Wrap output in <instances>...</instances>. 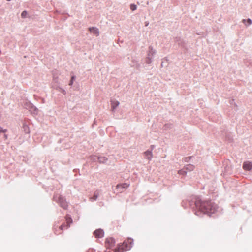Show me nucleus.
I'll list each match as a JSON object with an SVG mask.
<instances>
[{
	"instance_id": "1",
	"label": "nucleus",
	"mask_w": 252,
	"mask_h": 252,
	"mask_svg": "<svg viewBox=\"0 0 252 252\" xmlns=\"http://www.w3.org/2000/svg\"><path fill=\"white\" fill-rule=\"evenodd\" d=\"M195 206L197 209L204 214L214 213L217 209V205L211 201H202L197 200L195 201Z\"/></svg>"
},
{
	"instance_id": "2",
	"label": "nucleus",
	"mask_w": 252,
	"mask_h": 252,
	"mask_svg": "<svg viewBox=\"0 0 252 252\" xmlns=\"http://www.w3.org/2000/svg\"><path fill=\"white\" fill-rule=\"evenodd\" d=\"M131 246H128L127 242H124L123 244H119L115 249V252H125L130 249Z\"/></svg>"
},
{
	"instance_id": "3",
	"label": "nucleus",
	"mask_w": 252,
	"mask_h": 252,
	"mask_svg": "<svg viewBox=\"0 0 252 252\" xmlns=\"http://www.w3.org/2000/svg\"><path fill=\"white\" fill-rule=\"evenodd\" d=\"M149 49V50L146 59V63L148 64H150L152 62V59L156 53V51L152 47L150 46Z\"/></svg>"
},
{
	"instance_id": "4",
	"label": "nucleus",
	"mask_w": 252,
	"mask_h": 252,
	"mask_svg": "<svg viewBox=\"0 0 252 252\" xmlns=\"http://www.w3.org/2000/svg\"><path fill=\"white\" fill-rule=\"evenodd\" d=\"M105 243L106 247L110 249L114 246L115 240L113 238H107Z\"/></svg>"
},
{
	"instance_id": "5",
	"label": "nucleus",
	"mask_w": 252,
	"mask_h": 252,
	"mask_svg": "<svg viewBox=\"0 0 252 252\" xmlns=\"http://www.w3.org/2000/svg\"><path fill=\"white\" fill-rule=\"evenodd\" d=\"M58 203L60 204V206L62 208H63L64 209L67 208V206H68L67 203L63 197L59 196L58 197Z\"/></svg>"
},
{
	"instance_id": "6",
	"label": "nucleus",
	"mask_w": 252,
	"mask_h": 252,
	"mask_svg": "<svg viewBox=\"0 0 252 252\" xmlns=\"http://www.w3.org/2000/svg\"><path fill=\"white\" fill-rule=\"evenodd\" d=\"M24 109L27 110H37L36 108L29 101L25 102L24 105Z\"/></svg>"
},
{
	"instance_id": "7",
	"label": "nucleus",
	"mask_w": 252,
	"mask_h": 252,
	"mask_svg": "<svg viewBox=\"0 0 252 252\" xmlns=\"http://www.w3.org/2000/svg\"><path fill=\"white\" fill-rule=\"evenodd\" d=\"M243 167L244 169L249 171L252 168V163L249 161L245 162L243 164Z\"/></svg>"
},
{
	"instance_id": "8",
	"label": "nucleus",
	"mask_w": 252,
	"mask_h": 252,
	"mask_svg": "<svg viewBox=\"0 0 252 252\" xmlns=\"http://www.w3.org/2000/svg\"><path fill=\"white\" fill-rule=\"evenodd\" d=\"M94 235L96 237L101 238L104 236V232L102 229H97L94 232Z\"/></svg>"
},
{
	"instance_id": "9",
	"label": "nucleus",
	"mask_w": 252,
	"mask_h": 252,
	"mask_svg": "<svg viewBox=\"0 0 252 252\" xmlns=\"http://www.w3.org/2000/svg\"><path fill=\"white\" fill-rule=\"evenodd\" d=\"M128 186L129 185L128 184L125 183L122 185H117L116 187L119 192H122L123 191V189L127 188Z\"/></svg>"
},
{
	"instance_id": "10",
	"label": "nucleus",
	"mask_w": 252,
	"mask_h": 252,
	"mask_svg": "<svg viewBox=\"0 0 252 252\" xmlns=\"http://www.w3.org/2000/svg\"><path fill=\"white\" fill-rule=\"evenodd\" d=\"M89 31L91 33H93L94 34L98 36L99 35V31L98 29L96 27H90L89 28Z\"/></svg>"
},
{
	"instance_id": "11",
	"label": "nucleus",
	"mask_w": 252,
	"mask_h": 252,
	"mask_svg": "<svg viewBox=\"0 0 252 252\" xmlns=\"http://www.w3.org/2000/svg\"><path fill=\"white\" fill-rule=\"evenodd\" d=\"M175 42L176 43H177L179 46H184V41L180 37H176L175 38Z\"/></svg>"
},
{
	"instance_id": "12",
	"label": "nucleus",
	"mask_w": 252,
	"mask_h": 252,
	"mask_svg": "<svg viewBox=\"0 0 252 252\" xmlns=\"http://www.w3.org/2000/svg\"><path fill=\"white\" fill-rule=\"evenodd\" d=\"M144 154H145V157L148 159H151L152 158V152L150 151H146L145 153H144Z\"/></svg>"
},
{
	"instance_id": "13",
	"label": "nucleus",
	"mask_w": 252,
	"mask_h": 252,
	"mask_svg": "<svg viewBox=\"0 0 252 252\" xmlns=\"http://www.w3.org/2000/svg\"><path fill=\"white\" fill-rule=\"evenodd\" d=\"M111 106L112 108L114 110L116 108V107L119 105V102L118 101L116 100H112L111 101Z\"/></svg>"
},
{
	"instance_id": "14",
	"label": "nucleus",
	"mask_w": 252,
	"mask_h": 252,
	"mask_svg": "<svg viewBox=\"0 0 252 252\" xmlns=\"http://www.w3.org/2000/svg\"><path fill=\"white\" fill-rule=\"evenodd\" d=\"M242 22L246 26H248L249 25H250L251 24H252V21L251 19L250 18H248L247 19H243L242 20Z\"/></svg>"
},
{
	"instance_id": "15",
	"label": "nucleus",
	"mask_w": 252,
	"mask_h": 252,
	"mask_svg": "<svg viewBox=\"0 0 252 252\" xmlns=\"http://www.w3.org/2000/svg\"><path fill=\"white\" fill-rule=\"evenodd\" d=\"M97 159L98 160L99 162L100 163H105L106 161L107 160V158L105 157H98L97 158Z\"/></svg>"
},
{
	"instance_id": "16",
	"label": "nucleus",
	"mask_w": 252,
	"mask_h": 252,
	"mask_svg": "<svg viewBox=\"0 0 252 252\" xmlns=\"http://www.w3.org/2000/svg\"><path fill=\"white\" fill-rule=\"evenodd\" d=\"M173 127V126L172 124H167L164 125V128L165 130H167L168 129H172Z\"/></svg>"
},
{
	"instance_id": "17",
	"label": "nucleus",
	"mask_w": 252,
	"mask_h": 252,
	"mask_svg": "<svg viewBox=\"0 0 252 252\" xmlns=\"http://www.w3.org/2000/svg\"><path fill=\"white\" fill-rule=\"evenodd\" d=\"M186 170L189 171H191L193 169L194 166L192 165L189 164L186 166Z\"/></svg>"
},
{
	"instance_id": "18",
	"label": "nucleus",
	"mask_w": 252,
	"mask_h": 252,
	"mask_svg": "<svg viewBox=\"0 0 252 252\" xmlns=\"http://www.w3.org/2000/svg\"><path fill=\"white\" fill-rule=\"evenodd\" d=\"M76 79V76L75 75H73L71 76V79L69 81V86H72L73 85V82Z\"/></svg>"
},
{
	"instance_id": "19",
	"label": "nucleus",
	"mask_w": 252,
	"mask_h": 252,
	"mask_svg": "<svg viewBox=\"0 0 252 252\" xmlns=\"http://www.w3.org/2000/svg\"><path fill=\"white\" fill-rule=\"evenodd\" d=\"M97 198H98V195L97 193H95L94 194V195L92 197L90 198V200L92 201H94L96 200Z\"/></svg>"
},
{
	"instance_id": "20",
	"label": "nucleus",
	"mask_w": 252,
	"mask_h": 252,
	"mask_svg": "<svg viewBox=\"0 0 252 252\" xmlns=\"http://www.w3.org/2000/svg\"><path fill=\"white\" fill-rule=\"evenodd\" d=\"M66 221H67V227H69L70 226V224L72 223V219L70 218H66Z\"/></svg>"
},
{
	"instance_id": "21",
	"label": "nucleus",
	"mask_w": 252,
	"mask_h": 252,
	"mask_svg": "<svg viewBox=\"0 0 252 252\" xmlns=\"http://www.w3.org/2000/svg\"><path fill=\"white\" fill-rule=\"evenodd\" d=\"M23 129H24V131L28 133H29V127H28V126L26 125H23Z\"/></svg>"
},
{
	"instance_id": "22",
	"label": "nucleus",
	"mask_w": 252,
	"mask_h": 252,
	"mask_svg": "<svg viewBox=\"0 0 252 252\" xmlns=\"http://www.w3.org/2000/svg\"><path fill=\"white\" fill-rule=\"evenodd\" d=\"M137 9V6L134 4H131L130 5V9L132 11H134Z\"/></svg>"
},
{
	"instance_id": "23",
	"label": "nucleus",
	"mask_w": 252,
	"mask_h": 252,
	"mask_svg": "<svg viewBox=\"0 0 252 252\" xmlns=\"http://www.w3.org/2000/svg\"><path fill=\"white\" fill-rule=\"evenodd\" d=\"M27 15V12L26 11H23L21 13V17L23 18H25L26 17Z\"/></svg>"
},
{
	"instance_id": "24",
	"label": "nucleus",
	"mask_w": 252,
	"mask_h": 252,
	"mask_svg": "<svg viewBox=\"0 0 252 252\" xmlns=\"http://www.w3.org/2000/svg\"><path fill=\"white\" fill-rule=\"evenodd\" d=\"M178 173L180 175H185L186 174V171L184 169L179 170Z\"/></svg>"
},
{
	"instance_id": "25",
	"label": "nucleus",
	"mask_w": 252,
	"mask_h": 252,
	"mask_svg": "<svg viewBox=\"0 0 252 252\" xmlns=\"http://www.w3.org/2000/svg\"><path fill=\"white\" fill-rule=\"evenodd\" d=\"M98 157H96L95 156H90V159L92 160L95 161L96 159H97V158Z\"/></svg>"
},
{
	"instance_id": "26",
	"label": "nucleus",
	"mask_w": 252,
	"mask_h": 252,
	"mask_svg": "<svg viewBox=\"0 0 252 252\" xmlns=\"http://www.w3.org/2000/svg\"><path fill=\"white\" fill-rule=\"evenodd\" d=\"M59 91H60L61 93H62L63 94H66L65 90L62 88H59Z\"/></svg>"
},
{
	"instance_id": "27",
	"label": "nucleus",
	"mask_w": 252,
	"mask_h": 252,
	"mask_svg": "<svg viewBox=\"0 0 252 252\" xmlns=\"http://www.w3.org/2000/svg\"><path fill=\"white\" fill-rule=\"evenodd\" d=\"M6 131V129H3L2 127H0V132H5Z\"/></svg>"
},
{
	"instance_id": "28",
	"label": "nucleus",
	"mask_w": 252,
	"mask_h": 252,
	"mask_svg": "<svg viewBox=\"0 0 252 252\" xmlns=\"http://www.w3.org/2000/svg\"><path fill=\"white\" fill-rule=\"evenodd\" d=\"M133 240H131L130 238H129L128 240H127V242H128L130 244H131Z\"/></svg>"
},
{
	"instance_id": "29",
	"label": "nucleus",
	"mask_w": 252,
	"mask_h": 252,
	"mask_svg": "<svg viewBox=\"0 0 252 252\" xmlns=\"http://www.w3.org/2000/svg\"><path fill=\"white\" fill-rule=\"evenodd\" d=\"M190 158V157H188V158H185V161L188 162V159H189Z\"/></svg>"
},
{
	"instance_id": "30",
	"label": "nucleus",
	"mask_w": 252,
	"mask_h": 252,
	"mask_svg": "<svg viewBox=\"0 0 252 252\" xmlns=\"http://www.w3.org/2000/svg\"><path fill=\"white\" fill-rule=\"evenodd\" d=\"M65 226V225H61V227H61V229H63V227H64Z\"/></svg>"
},
{
	"instance_id": "31",
	"label": "nucleus",
	"mask_w": 252,
	"mask_h": 252,
	"mask_svg": "<svg viewBox=\"0 0 252 252\" xmlns=\"http://www.w3.org/2000/svg\"><path fill=\"white\" fill-rule=\"evenodd\" d=\"M149 25V22H146L145 26H147Z\"/></svg>"
},
{
	"instance_id": "32",
	"label": "nucleus",
	"mask_w": 252,
	"mask_h": 252,
	"mask_svg": "<svg viewBox=\"0 0 252 252\" xmlns=\"http://www.w3.org/2000/svg\"><path fill=\"white\" fill-rule=\"evenodd\" d=\"M231 101V103H232L234 102V100H232Z\"/></svg>"
},
{
	"instance_id": "33",
	"label": "nucleus",
	"mask_w": 252,
	"mask_h": 252,
	"mask_svg": "<svg viewBox=\"0 0 252 252\" xmlns=\"http://www.w3.org/2000/svg\"><path fill=\"white\" fill-rule=\"evenodd\" d=\"M4 137H5V138H7V135H4Z\"/></svg>"
},
{
	"instance_id": "34",
	"label": "nucleus",
	"mask_w": 252,
	"mask_h": 252,
	"mask_svg": "<svg viewBox=\"0 0 252 252\" xmlns=\"http://www.w3.org/2000/svg\"><path fill=\"white\" fill-rule=\"evenodd\" d=\"M53 78L54 79H55V75L54 74V76H53Z\"/></svg>"
}]
</instances>
